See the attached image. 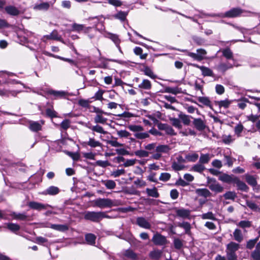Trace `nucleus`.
<instances>
[{
	"label": "nucleus",
	"instance_id": "obj_53",
	"mask_svg": "<svg viewBox=\"0 0 260 260\" xmlns=\"http://www.w3.org/2000/svg\"><path fill=\"white\" fill-rule=\"evenodd\" d=\"M165 92L171 93L174 94H177L180 92V89L178 87H168L165 89Z\"/></svg>",
	"mask_w": 260,
	"mask_h": 260
},
{
	"label": "nucleus",
	"instance_id": "obj_50",
	"mask_svg": "<svg viewBox=\"0 0 260 260\" xmlns=\"http://www.w3.org/2000/svg\"><path fill=\"white\" fill-rule=\"evenodd\" d=\"M184 165L180 164L176 161H174L172 165V168L175 171L182 170L184 168Z\"/></svg>",
	"mask_w": 260,
	"mask_h": 260
},
{
	"label": "nucleus",
	"instance_id": "obj_19",
	"mask_svg": "<svg viewBox=\"0 0 260 260\" xmlns=\"http://www.w3.org/2000/svg\"><path fill=\"white\" fill-rule=\"evenodd\" d=\"M209 188L213 191L216 193L221 192L223 188L218 183L213 182L210 183L209 184Z\"/></svg>",
	"mask_w": 260,
	"mask_h": 260
},
{
	"label": "nucleus",
	"instance_id": "obj_39",
	"mask_svg": "<svg viewBox=\"0 0 260 260\" xmlns=\"http://www.w3.org/2000/svg\"><path fill=\"white\" fill-rule=\"evenodd\" d=\"M145 75L150 77L152 79H155L156 76L154 74L151 69L148 67H145L143 70Z\"/></svg>",
	"mask_w": 260,
	"mask_h": 260
},
{
	"label": "nucleus",
	"instance_id": "obj_48",
	"mask_svg": "<svg viewBox=\"0 0 260 260\" xmlns=\"http://www.w3.org/2000/svg\"><path fill=\"white\" fill-rule=\"evenodd\" d=\"M161 255V251L159 250H154L152 251H151L149 255L151 257V258L153 259H158Z\"/></svg>",
	"mask_w": 260,
	"mask_h": 260
},
{
	"label": "nucleus",
	"instance_id": "obj_46",
	"mask_svg": "<svg viewBox=\"0 0 260 260\" xmlns=\"http://www.w3.org/2000/svg\"><path fill=\"white\" fill-rule=\"evenodd\" d=\"M178 226L180 228H183L185 231V233L189 234L190 230V224L187 222H183L179 223Z\"/></svg>",
	"mask_w": 260,
	"mask_h": 260
},
{
	"label": "nucleus",
	"instance_id": "obj_61",
	"mask_svg": "<svg viewBox=\"0 0 260 260\" xmlns=\"http://www.w3.org/2000/svg\"><path fill=\"white\" fill-rule=\"evenodd\" d=\"M171 121L173 125L175 127L179 129H181L182 128V125L179 119L176 118H173L171 119Z\"/></svg>",
	"mask_w": 260,
	"mask_h": 260
},
{
	"label": "nucleus",
	"instance_id": "obj_49",
	"mask_svg": "<svg viewBox=\"0 0 260 260\" xmlns=\"http://www.w3.org/2000/svg\"><path fill=\"white\" fill-rule=\"evenodd\" d=\"M71 121L69 119L63 120L60 124L61 129L67 130L71 126Z\"/></svg>",
	"mask_w": 260,
	"mask_h": 260
},
{
	"label": "nucleus",
	"instance_id": "obj_52",
	"mask_svg": "<svg viewBox=\"0 0 260 260\" xmlns=\"http://www.w3.org/2000/svg\"><path fill=\"white\" fill-rule=\"evenodd\" d=\"M135 153L137 156L140 157H148L149 153H151V152H149L146 150H140L136 151Z\"/></svg>",
	"mask_w": 260,
	"mask_h": 260
},
{
	"label": "nucleus",
	"instance_id": "obj_12",
	"mask_svg": "<svg viewBox=\"0 0 260 260\" xmlns=\"http://www.w3.org/2000/svg\"><path fill=\"white\" fill-rule=\"evenodd\" d=\"M72 30L80 32L83 31L84 33H89L91 29L90 27H85L84 25L74 23L72 24Z\"/></svg>",
	"mask_w": 260,
	"mask_h": 260
},
{
	"label": "nucleus",
	"instance_id": "obj_33",
	"mask_svg": "<svg viewBox=\"0 0 260 260\" xmlns=\"http://www.w3.org/2000/svg\"><path fill=\"white\" fill-rule=\"evenodd\" d=\"M198 101L203 104L204 105L211 107V101L208 97L206 96H199L197 98Z\"/></svg>",
	"mask_w": 260,
	"mask_h": 260
},
{
	"label": "nucleus",
	"instance_id": "obj_42",
	"mask_svg": "<svg viewBox=\"0 0 260 260\" xmlns=\"http://www.w3.org/2000/svg\"><path fill=\"white\" fill-rule=\"evenodd\" d=\"M223 55L228 59H233V54L232 51L229 48H225L222 50Z\"/></svg>",
	"mask_w": 260,
	"mask_h": 260
},
{
	"label": "nucleus",
	"instance_id": "obj_22",
	"mask_svg": "<svg viewBox=\"0 0 260 260\" xmlns=\"http://www.w3.org/2000/svg\"><path fill=\"white\" fill-rule=\"evenodd\" d=\"M59 192V189L56 186H51L49 187L46 190H45L42 193L44 195H51L54 196L58 194Z\"/></svg>",
	"mask_w": 260,
	"mask_h": 260
},
{
	"label": "nucleus",
	"instance_id": "obj_43",
	"mask_svg": "<svg viewBox=\"0 0 260 260\" xmlns=\"http://www.w3.org/2000/svg\"><path fill=\"white\" fill-rule=\"evenodd\" d=\"M146 192L149 196L153 198H158L159 197V193L155 187H154L152 189L147 188Z\"/></svg>",
	"mask_w": 260,
	"mask_h": 260
},
{
	"label": "nucleus",
	"instance_id": "obj_31",
	"mask_svg": "<svg viewBox=\"0 0 260 260\" xmlns=\"http://www.w3.org/2000/svg\"><path fill=\"white\" fill-rule=\"evenodd\" d=\"M232 104V101L228 99L217 101L216 104L219 106V108L223 107L226 109L229 107L230 105Z\"/></svg>",
	"mask_w": 260,
	"mask_h": 260
},
{
	"label": "nucleus",
	"instance_id": "obj_44",
	"mask_svg": "<svg viewBox=\"0 0 260 260\" xmlns=\"http://www.w3.org/2000/svg\"><path fill=\"white\" fill-rule=\"evenodd\" d=\"M244 129L243 125L241 123L238 124L234 128V132L237 137H239L241 136V134Z\"/></svg>",
	"mask_w": 260,
	"mask_h": 260
},
{
	"label": "nucleus",
	"instance_id": "obj_28",
	"mask_svg": "<svg viewBox=\"0 0 260 260\" xmlns=\"http://www.w3.org/2000/svg\"><path fill=\"white\" fill-rule=\"evenodd\" d=\"M233 237L234 239L238 242H241L243 240V236L242 232L240 230L238 229H236L233 232Z\"/></svg>",
	"mask_w": 260,
	"mask_h": 260
},
{
	"label": "nucleus",
	"instance_id": "obj_9",
	"mask_svg": "<svg viewBox=\"0 0 260 260\" xmlns=\"http://www.w3.org/2000/svg\"><path fill=\"white\" fill-rule=\"evenodd\" d=\"M42 39L44 42L47 40H54L63 42L61 36L58 35L57 30H56L52 31L50 35L44 36Z\"/></svg>",
	"mask_w": 260,
	"mask_h": 260
},
{
	"label": "nucleus",
	"instance_id": "obj_34",
	"mask_svg": "<svg viewBox=\"0 0 260 260\" xmlns=\"http://www.w3.org/2000/svg\"><path fill=\"white\" fill-rule=\"evenodd\" d=\"M199 155L196 153H189L185 155L187 162H195L198 158Z\"/></svg>",
	"mask_w": 260,
	"mask_h": 260
},
{
	"label": "nucleus",
	"instance_id": "obj_25",
	"mask_svg": "<svg viewBox=\"0 0 260 260\" xmlns=\"http://www.w3.org/2000/svg\"><path fill=\"white\" fill-rule=\"evenodd\" d=\"M151 87V83L148 79H143L142 82L138 85L139 88L144 90H150Z\"/></svg>",
	"mask_w": 260,
	"mask_h": 260
},
{
	"label": "nucleus",
	"instance_id": "obj_32",
	"mask_svg": "<svg viewBox=\"0 0 260 260\" xmlns=\"http://www.w3.org/2000/svg\"><path fill=\"white\" fill-rule=\"evenodd\" d=\"M245 179L247 182L252 186H255L257 184L256 178L253 176L248 174H246Z\"/></svg>",
	"mask_w": 260,
	"mask_h": 260
},
{
	"label": "nucleus",
	"instance_id": "obj_63",
	"mask_svg": "<svg viewBox=\"0 0 260 260\" xmlns=\"http://www.w3.org/2000/svg\"><path fill=\"white\" fill-rule=\"evenodd\" d=\"M124 255L125 256L135 259L137 258V255L131 250H127L125 252Z\"/></svg>",
	"mask_w": 260,
	"mask_h": 260
},
{
	"label": "nucleus",
	"instance_id": "obj_8",
	"mask_svg": "<svg viewBox=\"0 0 260 260\" xmlns=\"http://www.w3.org/2000/svg\"><path fill=\"white\" fill-rule=\"evenodd\" d=\"M152 241L156 245H164L167 243L166 237L158 233H156L153 235Z\"/></svg>",
	"mask_w": 260,
	"mask_h": 260
},
{
	"label": "nucleus",
	"instance_id": "obj_56",
	"mask_svg": "<svg viewBox=\"0 0 260 260\" xmlns=\"http://www.w3.org/2000/svg\"><path fill=\"white\" fill-rule=\"evenodd\" d=\"M7 228L12 232L18 231L20 229V226L16 223H9L7 224Z\"/></svg>",
	"mask_w": 260,
	"mask_h": 260
},
{
	"label": "nucleus",
	"instance_id": "obj_15",
	"mask_svg": "<svg viewBox=\"0 0 260 260\" xmlns=\"http://www.w3.org/2000/svg\"><path fill=\"white\" fill-rule=\"evenodd\" d=\"M236 177L234 175H229L226 174H223L219 177V179L224 182L231 183H234L235 179Z\"/></svg>",
	"mask_w": 260,
	"mask_h": 260
},
{
	"label": "nucleus",
	"instance_id": "obj_3",
	"mask_svg": "<svg viewBox=\"0 0 260 260\" xmlns=\"http://www.w3.org/2000/svg\"><path fill=\"white\" fill-rule=\"evenodd\" d=\"M45 93L50 96L52 99L57 100L59 99H66L70 94L63 90H55L52 89H48L45 91Z\"/></svg>",
	"mask_w": 260,
	"mask_h": 260
},
{
	"label": "nucleus",
	"instance_id": "obj_47",
	"mask_svg": "<svg viewBox=\"0 0 260 260\" xmlns=\"http://www.w3.org/2000/svg\"><path fill=\"white\" fill-rule=\"evenodd\" d=\"M247 206L250 208L251 210H253L254 211L256 212H259L260 211V208L257 206L255 203L250 202V201H247L246 202Z\"/></svg>",
	"mask_w": 260,
	"mask_h": 260
},
{
	"label": "nucleus",
	"instance_id": "obj_2",
	"mask_svg": "<svg viewBox=\"0 0 260 260\" xmlns=\"http://www.w3.org/2000/svg\"><path fill=\"white\" fill-rule=\"evenodd\" d=\"M239 248V244L231 242L226 246V253L228 260H235L237 258L236 251Z\"/></svg>",
	"mask_w": 260,
	"mask_h": 260
},
{
	"label": "nucleus",
	"instance_id": "obj_45",
	"mask_svg": "<svg viewBox=\"0 0 260 260\" xmlns=\"http://www.w3.org/2000/svg\"><path fill=\"white\" fill-rule=\"evenodd\" d=\"M127 16V13L123 11H119L117 14L113 15V17L117 19H119L121 21H124Z\"/></svg>",
	"mask_w": 260,
	"mask_h": 260
},
{
	"label": "nucleus",
	"instance_id": "obj_36",
	"mask_svg": "<svg viewBox=\"0 0 260 260\" xmlns=\"http://www.w3.org/2000/svg\"><path fill=\"white\" fill-rule=\"evenodd\" d=\"M49 7L50 5L48 3H42L40 4L36 5L34 9L39 10H47L49 9Z\"/></svg>",
	"mask_w": 260,
	"mask_h": 260
},
{
	"label": "nucleus",
	"instance_id": "obj_38",
	"mask_svg": "<svg viewBox=\"0 0 260 260\" xmlns=\"http://www.w3.org/2000/svg\"><path fill=\"white\" fill-rule=\"evenodd\" d=\"M86 144L92 148L100 147L102 145V144L99 141H96L94 138H89Z\"/></svg>",
	"mask_w": 260,
	"mask_h": 260
},
{
	"label": "nucleus",
	"instance_id": "obj_6",
	"mask_svg": "<svg viewBox=\"0 0 260 260\" xmlns=\"http://www.w3.org/2000/svg\"><path fill=\"white\" fill-rule=\"evenodd\" d=\"M206 54L207 52L204 49H197V53L187 52L188 56L199 61L202 60L205 58Z\"/></svg>",
	"mask_w": 260,
	"mask_h": 260
},
{
	"label": "nucleus",
	"instance_id": "obj_57",
	"mask_svg": "<svg viewBox=\"0 0 260 260\" xmlns=\"http://www.w3.org/2000/svg\"><path fill=\"white\" fill-rule=\"evenodd\" d=\"M171 178V175L169 173H162L160 174L159 179L160 181L166 182L168 181Z\"/></svg>",
	"mask_w": 260,
	"mask_h": 260
},
{
	"label": "nucleus",
	"instance_id": "obj_58",
	"mask_svg": "<svg viewBox=\"0 0 260 260\" xmlns=\"http://www.w3.org/2000/svg\"><path fill=\"white\" fill-rule=\"evenodd\" d=\"M117 134L120 138H128L131 135V134L126 130L118 131Z\"/></svg>",
	"mask_w": 260,
	"mask_h": 260
},
{
	"label": "nucleus",
	"instance_id": "obj_16",
	"mask_svg": "<svg viewBox=\"0 0 260 260\" xmlns=\"http://www.w3.org/2000/svg\"><path fill=\"white\" fill-rule=\"evenodd\" d=\"M193 124L196 129L199 131H203L206 127L205 122L201 118H194Z\"/></svg>",
	"mask_w": 260,
	"mask_h": 260
},
{
	"label": "nucleus",
	"instance_id": "obj_64",
	"mask_svg": "<svg viewBox=\"0 0 260 260\" xmlns=\"http://www.w3.org/2000/svg\"><path fill=\"white\" fill-rule=\"evenodd\" d=\"M103 93L104 91L102 89H100L95 93L93 98L95 99V100L102 101L103 100Z\"/></svg>",
	"mask_w": 260,
	"mask_h": 260
},
{
	"label": "nucleus",
	"instance_id": "obj_55",
	"mask_svg": "<svg viewBox=\"0 0 260 260\" xmlns=\"http://www.w3.org/2000/svg\"><path fill=\"white\" fill-rule=\"evenodd\" d=\"M210 160L209 154H202L200 157V162L201 164H207Z\"/></svg>",
	"mask_w": 260,
	"mask_h": 260
},
{
	"label": "nucleus",
	"instance_id": "obj_13",
	"mask_svg": "<svg viewBox=\"0 0 260 260\" xmlns=\"http://www.w3.org/2000/svg\"><path fill=\"white\" fill-rule=\"evenodd\" d=\"M193 66L199 68L201 71L202 74L204 76H214L213 71L209 68L206 67L205 66H200L198 64H193Z\"/></svg>",
	"mask_w": 260,
	"mask_h": 260
},
{
	"label": "nucleus",
	"instance_id": "obj_21",
	"mask_svg": "<svg viewBox=\"0 0 260 260\" xmlns=\"http://www.w3.org/2000/svg\"><path fill=\"white\" fill-rule=\"evenodd\" d=\"M107 37L114 43L116 47L118 48L119 51L121 52L122 51L119 46L120 40L118 36L116 34L109 33L107 35Z\"/></svg>",
	"mask_w": 260,
	"mask_h": 260
},
{
	"label": "nucleus",
	"instance_id": "obj_11",
	"mask_svg": "<svg viewBox=\"0 0 260 260\" xmlns=\"http://www.w3.org/2000/svg\"><path fill=\"white\" fill-rule=\"evenodd\" d=\"M44 123V122L43 120L40 121V122L30 121L29 122V128L31 131L37 132L41 130L42 125Z\"/></svg>",
	"mask_w": 260,
	"mask_h": 260
},
{
	"label": "nucleus",
	"instance_id": "obj_59",
	"mask_svg": "<svg viewBox=\"0 0 260 260\" xmlns=\"http://www.w3.org/2000/svg\"><path fill=\"white\" fill-rule=\"evenodd\" d=\"M105 185L108 189H113L116 186V183L113 180H107L104 183Z\"/></svg>",
	"mask_w": 260,
	"mask_h": 260
},
{
	"label": "nucleus",
	"instance_id": "obj_24",
	"mask_svg": "<svg viewBox=\"0 0 260 260\" xmlns=\"http://www.w3.org/2000/svg\"><path fill=\"white\" fill-rule=\"evenodd\" d=\"M50 228L59 232H65L69 230V226L67 224H50Z\"/></svg>",
	"mask_w": 260,
	"mask_h": 260
},
{
	"label": "nucleus",
	"instance_id": "obj_10",
	"mask_svg": "<svg viewBox=\"0 0 260 260\" xmlns=\"http://www.w3.org/2000/svg\"><path fill=\"white\" fill-rule=\"evenodd\" d=\"M28 205L30 208L38 211L45 209L47 207H51V206L48 204H43L37 202H30L28 203Z\"/></svg>",
	"mask_w": 260,
	"mask_h": 260
},
{
	"label": "nucleus",
	"instance_id": "obj_51",
	"mask_svg": "<svg viewBox=\"0 0 260 260\" xmlns=\"http://www.w3.org/2000/svg\"><path fill=\"white\" fill-rule=\"evenodd\" d=\"M251 257L253 260H260V250L255 247L251 253Z\"/></svg>",
	"mask_w": 260,
	"mask_h": 260
},
{
	"label": "nucleus",
	"instance_id": "obj_41",
	"mask_svg": "<svg viewBox=\"0 0 260 260\" xmlns=\"http://www.w3.org/2000/svg\"><path fill=\"white\" fill-rule=\"evenodd\" d=\"M179 117L185 125H189L190 123V117L188 115L180 113Z\"/></svg>",
	"mask_w": 260,
	"mask_h": 260
},
{
	"label": "nucleus",
	"instance_id": "obj_60",
	"mask_svg": "<svg viewBox=\"0 0 260 260\" xmlns=\"http://www.w3.org/2000/svg\"><path fill=\"white\" fill-rule=\"evenodd\" d=\"M128 128L132 132H141L143 130L142 126L137 125H129L128 126Z\"/></svg>",
	"mask_w": 260,
	"mask_h": 260
},
{
	"label": "nucleus",
	"instance_id": "obj_5",
	"mask_svg": "<svg viewBox=\"0 0 260 260\" xmlns=\"http://www.w3.org/2000/svg\"><path fill=\"white\" fill-rule=\"evenodd\" d=\"M93 207L100 208H110L114 205L113 202L109 199L99 198L93 201Z\"/></svg>",
	"mask_w": 260,
	"mask_h": 260
},
{
	"label": "nucleus",
	"instance_id": "obj_40",
	"mask_svg": "<svg viewBox=\"0 0 260 260\" xmlns=\"http://www.w3.org/2000/svg\"><path fill=\"white\" fill-rule=\"evenodd\" d=\"M95 123L105 124L107 121V118L103 116L102 114L96 115L94 118Z\"/></svg>",
	"mask_w": 260,
	"mask_h": 260
},
{
	"label": "nucleus",
	"instance_id": "obj_62",
	"mask_svg": "<svg viewBox=\"0 0 260 260\" xmlns=\"http://www.w3.org/2000/svg\"><path fill=\"white\" fill-rule=\"evenodd\" d=\"M222 140L224 143L229 144L233 141L234 139L231 135H224L222 136Z\"/></svg>",
	"mask_w": 260,
	"mask_h": 260
},
{
	"label": "nucleus",
	"instance_id": "obj_14",
	"mask_svg": "<svg viewBox=\"0 0 260 260\" xmlns=\"http://www.w3.org/2000/svg\"><path fill=\"white\" fill-rule=\"evenodd\" d=\"M137 223L139 226L144 229H149L151 228L150 223L143 217L137 218Z\"/></svg>",
	"mask_w": 260,
	"mask_h": 260
},
{
	"label": "nucleus",
	"instance_id": "obj_18",
	"mask_svg": "<svg viewBox=\"0 0 260 260\" xmlns=\"http://www.w3.org/2000/svg\"><path fill=\"white\" fill-rule=\"evenodd\" d=\"M233 66L234 65L229 62H222L216 67V69L219 72L224 73L228 70L232 68Z\"/></svg>",
	"mask_w": 260,
	"mask_h": 260
},
{
	"label": "nucleus",
	"instance_id": "obj_20",
	"mask_svg": "<svg viewBox=\"0 0 260 260\" xmlns=\"http://www.w3.org/2000/svg\"><path fill=\"white\" fill-rule=\"evenodd\" d=\"M176 213L178 216L183 218H187L190 216V211L188 209L181 208L177 209L176 211Z\"/></svg>",
	"mask_w": 260,
	"mask_h": 260
},
{
	"label": "nucleus",
	"instance_id": "obj_1",
	"mask_svg": "<svg viewBox=\"0 0 260 260\" xmlns=\"http://www.w3.org/2000/svg\"><path fill=\"white\" fill-rule=\"evenodd\" d=\"M243 12V11L239 8H233L231 9L230 10L227 11L225 13L222 14H210V15H207V14H201L199 15V17L203 18V16H210L212 17H215V16H219L221 17H230V18H233V17H238L239 15H240Z\"/></svg>",
	"mask_w": 260,
	"mask_h": 260
},
{
	"label": "nucleus",
	"instance_id": "obj_23",
	"mask_svg": "<svg viewBox=\"0 0 260 260\" xmlns=\"http://www.w3.org/2000/svg\"><path fill=\"white\" fill-rule=\"evenodd\" d=\"M195 192L199 196L207 198L211 196V192L207 188H198L195 190Z\"/></svg>",
	"mask_w": 260,
	"mask_h": 260
},
{
	"label": "nucleus",
	"instance_id": "obj_30",
	"mask_svg": "<svg viewBox=\"0 0 260 260\" xmlns=\"http://www.w3.org/2000/svg\"><path fill=\"white\" fill-rule=\"evenodd\" d=\"M85 238L86 242L91 245H93L95 243L96 236L92 234H87L85 235Z\"/></svg>",
	"mask_w": 260,
	"mask_h": 260
},
{
	"label": "nucleus",
	"instance_id": "obj_37",
	"mask_svg": "<svg viewBox=\"0 0 260 260\" xmlns=\"http://www.w3.org/2000/svg\"><path fill=\"white\" fill-rule=\"evenodd\" d=\"M201 217L203 219H210L212 220H217L215 215L212 212H208L207 213H204L201 215Z\"/></svg>",
	"mask_w": 260,
	"mask_h": 260
},
{
	"label": "nucleus",
	"instance_id": "obj_27",
	"mask_svg": "<svg viewBox=\"0 0 260 260\" xmlns=\"http://www.w3.org/2000/svg\"><path fill=\"white\" fill-rule=\"evenodd\" d=\"M6 12L11 15L16 16L18 15L20 12L18 9L14 6H10L5 8Z\"/></svg>",
	"mask_w": 260,
	"mask_h": 260
},
{
	"label": "nucleus",
	"instance_id": "obj_26",
	"mask_svg": "<svg viewBox=\"0 0 260 260\" xmlns=\"http://www.w3.org/2000/svg\"><path fill=\"white\" fill-rule=\"evenodd\" d=\"M19 91L17 90H10L7 89L0 90V95L5 96H9L10 95H12L13 96H16V95L19 93Z\"/></svg>",
	"mask_w": 260,
	"mask_h": 260
},
{
	"label": "nucleus",
	"instance_id": "obj_7",
	"mask_svg": "<svg viewBox=\"0 0 260 260\" xmlns=\"http://www.w3.org/2000/svg\"><path fill=\"white\" fill-rule=\"evenodd\" d=\"M84 218L93 222H99L101 220V212H86L84 214Z\"/></svg>",
	"mask_w": 260,
	"mask_h": 260
},
{
	"label": "nucleus",
	"instance_id": "obj_29",
	"mask_svg": "<svg viewBox=\"0 0 260 260\" xmlns=\"http://www.w3.org/2000/svg\"><path fill=\"white\" fill-rule=\"evenodd\" d=\"M234 183L236 184L238 186V188L241 190L246 191L247 189H248V187L246 185V184L244 182L240 181L239 179V178H237V177L235 179V181Z\"/></svg>",
	"mask_w": 260,
	"mask_h": 260
},
{
	"label": "nucleus",
	"instance_id": "obj_17",
	"mask_svg": "<svg viewBox=\"0 0 260 260\" xmlns=\"http://www.w3.org/2000/svg\"><path fill=\"white\" fill-rule=\"evenodd\" d=\"M86 126L89 129H91L92 131L96 132L98 133L102 134H106L107 132L105 131L103 127L99 125H91L90 124L88 123L86 124Z\"/></svg>",
	"mask_w": 260,
	"mask_h": 260
},
{
	"label": "nucleus",
	"instance_id": "obj_4",
	"mask_svg": "<svg viewBox=\"0 0 260 260\" xmlns=\"http://www.w3.org/2000/svg\"><path fill=\"white\" fill-rule=\"evenodd\" d=\"M170 150L169 147L167 145H159L156 147L155 152L152 154L151 158L155 160H159L163 153H167Z\"/></svg>",
	"mask_w": 260,
	"mask_h": 260
},
{
	"label": "nucleus",
	"instance_id": "obj_35",
	"mask_svg": "<svg viewBox=\"0 0 260 260\" xmlns=\"http://www.w3.org/2000/svg\"><path fill=\"white\" fill-rule=\"evenodd\" d=\"M10 215L13 219L21 220H24L27 217L25 213H17L15 212H12Z\"/></svg>",
	"mask_w": 260,
	"mask_h": 260
},
{
	"label": "nucleus",
	"instance_id": "obj_54",
	"mask_svg": "<svg viewBox=\"0 0 260 260\" xmlns=\"http://www.w3.org/2000/svg\"><path fill=\"white\" fill-rule=\"evenodd\" d=\"M205 169V168L202 164H196L192 168V171L199 173L202 172Z\"/></svg>",
	"mask_w": 260,
	"mask_h": 260
}]
</instances>
